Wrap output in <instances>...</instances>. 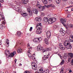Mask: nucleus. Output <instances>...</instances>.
Listing matches in <instances>:
<instances>
[{
	"instance_id": "36",
	"label": "nucleus",
	"mask_w": 73,
	"mask_h": 73,
	"mask_svg": "<svg viewBox=\"0 0 73 73\" xmlns=\"http://www.w3.org/2000/svg\"><path fill=\"white\" fill-rule=\"evenodd\" d=\"M23 12L21 10V9H19L18 10V12H19V13H21V14L22 13V12Z\"/></svg>"
},
{
	"instance_id": "46",
	"label": "nucleus",
	"mask_w": 73,
	"mask_h": 73,
	"mask_svg": "<svg viewBox=\"0 0 73 73\" xmlns=\"http://www.w3.org/2000/svg\"><path fill=\"white\" fill-rule=\"evenodd\" d=\"M71 59V58H69L68 59V61L69 62H70V60Z\"/></svg>"
},
{
	"instance_id": "43",
	"label": "nucleus",
	"mask_w": 73,
	"mask_h": 73,
	"mask_svg": "<svg viewBox=\"0 0 73 73\" xmlns=\"http://www.w3.org/2000/svg\"><path fill=\"white\" fill-rule=\"evenodd\" d=\"M46 50L43 49L42 50V52H46Z\"/></svg>"
},
{
	"instance_id": "35",
	"label": "nucleus",
	"mask_w": 73,
	"mask_h": 73,
	"mask_svg": "<svg viewBox=\"0 0 73 73\" xmlns=\"http://www.w3.org/2000/svg\"><path fill=\"white\" fill-rule=\"evenodd\" d=\"M64 60L63 59L62 60L60 63V64L62 65L63 64H64Z\"/></svg>"
},
{
	"instance_id": "9",
	"label": "nucleus",
	"mask_w": 73,
	"mask_h": 73,
	"mask_svg": "<svg viewBox=\"0 0 73 73\" xmlns=\"http://www.w3.org/2000/svg\"><path fill=\"white\" fill-rule=\"evenodd\" d=\"M21 15L23 16V17H27L28 16V14L27 13H25L23 12H22Z\"/></svg>"
},
{
	"instance_id": "24",
	"label": "nucleus",
	"mask_w": 73,
	"mask_h": 73,
	"mask_svg": "<svg viewBox=\"0 0 73 73\" xmlns=\"http://www.w3.org/2000/svg\"><path fill=\"white\" fill-rule=\"evenodd\" d=\"M46 51H49V50H52V48L51 47L46 48Z\"/></svg>"
},
{
	"instance_id": "28",
	"label": "nucleus",
	"mask_w": 73,
	"mask_h": 73,
	"mask_svg": "<svg viewBox=\"0 0 73 73\" xmlns=\"http://www.w3.org/2000/svg\"><path fill=\"white\" fill-rule=\"evenodd\" d=\"M44 20L45 22H48V18L47 17H44Z\"/></svg>"
},
{
	"instance_id": "62",
	"label": "nucleus",
	"mask_w": 73,
	"mask_h": 73,
	"mask_svg": "<svg viewBox=\"0 0 73 73\" xmlns=\"http://www.w3.org/2000/svg\"><path fill=\"white\" fill-rule=\"evenodd\" d=\"M1 45V42H0V45Z\"/></svg>"
},
{
	"instance_id": "51",
	"label": "nucleus",
	"mask_w": 73,
	"mask_h": 73,
	"mask_svg": "<svg viewBox=\"0 0 73 73\" xmlns=\"http://www.w3.org/2000/svg\"><path fill=\"white\" fill-rule=\"evenodd\" d=\"M15 64H16V62L17 61V59H15Z\"/></svg>"
},
{
	"instance_id": "45",
	"label": "nucleus",
	"mask_w": 73,
	"mask_h": 73,
	"mask_svg": "<svg viewBox=\"0 0 73 73\" xmlns=\"http://www.w3.org/2000/svg\"><path fill=\"white\" fill-rule=\"evenodd\" d=\"M63 72H64V70H63V69H62L60 70V73H63Z\"/></svg>"
},
{
	"instance_id": "58",
	"label": "nucleus",
	"mask_w": 73,
	"mask_h": 73,
	"mask_svg": "<svg viewBox=\"0 0 73 73\" xmlns=\"http://www.w3.org/2000/svg\"><path fill=\"white\" fill-rule=\"evenodd\" d=\"M48 1H49V2H50H50H52V0H48Z\"/></svg>"
},
{
	"instance_id": "2",
	"label": "nucleus",
	"mask_w": 73,
	"mask_h": 73,
	"mask_svg": "<svg viewBox=\"0 0 73 73\" xmlns=\"http://www.w3.org/2000/svg\"><path fill=\"white\" fill-rule=\"evenodd\" d=\"M64 45L65 46H68V49H71L72 48V45L69 43V41L67 40H65L64 42Z\"/></svg>"
},
{
	"instance_id": "11",
	"label": "nucleus",
	"mask_w": 73,
	"mask_h": 73,
	"mask_svg": "<svg viewBox=\"0 0 73 73\" xmlns=\"http://www.w3.org/2000/svg\"><path fill=\"white\" fill-rule=\"evenodd\" d=\"M27 11L28 12H29V13L30 15L31 16H32V11L30 10L29 8H27Z\"/></svg>"
},
{
	"instance_id": "30",
	"label": "nucleus",
	"mask_w": 73,
	"mask_h": 73,
	"mask_svg": "<svg viewBox=\"0 0 73 73\" xmlns=\"http://www.w3.org/2000/svg\"><path fill=\"white\" fill-rule=\"evenodd\" d=\"M69 54L70 56V57L71 58H72L73 57V54L72 53H69Z\"/></svg>"
},
{
	"instance_id": "64",
	"label": "nucleus",
	"mask_w": 73,
	"mask_h": 73,
	"mask_svg": "<svg viewBox=\"0 0 73 73\" xmlns=\"http://www.w3.org/2000/svg\"><path fill=\"white\" fill-rule=\"evenodd\" d=\"M72 11H73V8H72L71 9Z\"/></svg>"
},
{
	"instance_id": "1",
	"label": "nucleus",
	"mask_w": 73,
	"mask_h": 73,
	"mask_svg": "<svg viewBox=\"0 0 73 73\" xmlns=\"http://www.w3.org/2000/svg\"><path fill=\"white\" fill-rule=\"evenodd\" d=\"M6 54H7V55L9 56V57H13L16 54V52L14 51L13 53H11V54L10 53V51L8 50H6Z\"/></svg>"
},
{
	"instance_id": "4",
	"label": "nucleus",
	"mask_w": 73,
	"mask_h": 73,
	"mask_svg": "<svg viewBox=\"0 0 73 73\" xmlns=\"http://www.w3.org/2000/svg\"><path fill=\"white\" fill-rule=\"evenodd\" d=\"M73 27V25L71 24H67L66 25V28L67 29L68 28H72Z\"/></svg>"
},
{
	"instance_id": "13",
	"label": "nucleus",
	"mask_w": 73,
	"mask_h": 73,
	"mask_svg": "<svg viewBox=\"0 0 73 73\" xmlns=\"http://www.w3.org/2000/svg\"><path fill=\"white\" fill-rule=\"evenodd\" d=\"M35 20L37 22L40 21H41V18L40 17H38L36 18Z\"/></svg>"
},
{
	"instance_id": "49",
	"label": "nucleus",
	"mask_w": 73,
	"mask_h": 73,
	"mask_svg": "<svg viewBox=\"0 0 73 73\" xmlns=\"http://www.w3.org/2000/svg\"><path fill=\"white\" fill-rule=\"evenodd\" d=\"M68 17H71V15H70L69 14L68 15Z\"/></svg>"
},
{
	"instance_id": "39",
	"label": "nucleus",
	"mask_w": 73,
	"mask_h": 73,
	"mask_svg": "<svg viewBox=\"0 0 73 73\" xmlns=\"http://www.w3.org/2000/svg\"><path fill=\"white\" fill-rule=\"evenodd\" d=\"M44 6L45 7H46V8H49L50 7V5H48L47 6Z\"/></svg>"
},
{
	"instance_id": "14",
	"label": "nucleus",
	"mask_w": 73,
	"mask_h": 73,
	"mask_svg": "<svg viewBox=\"0 0 73 73\" xmlns=\"http://www.w3.org/2000/svg\"><path fill=\"white\" fill-rule=\"evenodd\" d=\"M70 42H73V36L70 35L69 37Z\"/></svg>"
},
{
	"instance_id": "12",
	"label": "nucleus",
	"mask_w": 73,
	"mask_h": 73,
	"mask_svg": "<svg viewBox=\"0 0 73 73\" xmlns=\"http://www.w3.org/2000/svg\"><path fill=\"white\" fill-rule=\"evenodd\" d=\"M29 0H22V2L23 4H26L28 3Z\"/></svg>"
},
{
	"instance_id": "3",
	"label": "nucleus",
	"mask_w": 73,
	"mask_h": 73,
	"mask_svg": "<svg viewBox=\"0 0 73 73\" xmlns=\"http://www.w3.org/2000/svg\"><path fill=\"white\" fill-rule=\"evenodd\" d=\"M36 6V7H38L39 10V11H42L44 9H45V6H41L39 3H37Z\"/></svg>"
},
{
	"instance_id": "31",
	"label": "nucleus",
	"mask_w": 73,
	"mask_h": 73,
	"mask_svg": "<svg viewBox=\"0 0 73 73\" xmlns=\"http://www.w3.org/2000/svg\"><path fill=\"white\" fill-rule=\"evenodd\" d=\"M39 72H38V73H43V70L42 69H39Z\"/></svg>"
},
{
	"instance_id": "59",
	"label": "nucleus",
	"mask_w": 73,
	"mask_h": 73,
	"mask_svg": "<svg viewBox=\"0 0 73 73\" xmlns=\"http://www.w3.org/2000/svg\"><path fill=\"white\" fill-rule=\"evenodd\" d=\"M72 72V70H70L69 71V72Z\"/></svg>"
},
{
	"instance_id": "63",
	"label": "nucleus",
	"mask_w": 73,
	"mask_h": 73,
	"mask_svg": "<svg viewBox=\"0 0 73 73\" xmlns=\"http://www.w3.org/2000/svg\"><path fill=\"white\" fill-rule=\"evenodd\" d=\"M35 66H35V65H33V67H34V68H35Z\"/></svg>"
},
{
	"instance_id": "57",
	"label": "nucleus",
	"mask_w": 73,
	"mask_h": 73,
	"mask_svg": "<svg viewBox=\"0 0 73 73\" xmlns=\"http://www.w3.org/2000/svg\"><path fill=\"white\" fill-rule=\"evenodd\" d=\"M22 65V64L21 63H20L19 64V66H21Z\"/></svg>"
},
{
	"instance_id": "8",
	"label": "nucleus",
	"mask_w": 73,
	"mask_h": 73,
	"mask_svg": "<svg viewBox=\"0 0 73 73\" xmlns=\"http://www.w3.org/2000/svg\"><path fill=\"white\" fill-rule=\"evenodd\" d=\"M49 56V54L44 55L43 57H42V59H43V60H46V59L48 58Z\"/></svg>"
},
{
	"instance_id": "5",
	"label": "nucleus",
	"mask_w": 73,
	"mask_h": 73,
	"mask_svg": "<svg viewBox=\"0 0 73 73\" xmlns=\"http://www.w3.org/2000/svg\"><path fill=\"white\" fill-rule=\"evenodd\" d=\"M42 27V25H41V23H38L36 27V28L38 29V30H40V29H41V28Z\"/></svg>"
},
{
	"instance_id": "40",
	"label": "nucleus",
	"mask_w": 73,
	"mask_h": 73,
	"mask_svg": "<svg viewBox=\"0 0 73 73\" xmlns=\"http://www.w3.org/2000/svg\"><path fill=\"white\" fill-rule=\"evenodd\" d=\"M3 25L0 24V29H3Z\"/></svg>"
},
{
	"instance_id": "26",
	"label": "nucleus",
	"mask_w": 73,
	"mask_h": 73,
	"mask_svg": "<svg viewBox=\"0 0 73 73\" xmlns=\"http://www.w3.org/2000/svg\"><path fill=\"white\" fill-rule=\"evenodd\" d=\"M36 33H37V34H40L41 33V32H40V30L37 29V30L36 31Z\"/></svg>"
},
{
	"instance_id": "27",
	"label": "nucleus",
	"mask_w": 73,
	"mask_h": 73,
	"mask_svg": "<svg viewBox=\"0 0 73 73\" xmlns=\"http://www.w3.org/2000/svg\"><path fill=\"white\" fill-rule=\"evenodd\" d=\"M37 40H38V39L35 38L33 40V42H38V41Z\"/></svg>"
},
{
	"instance_id": "50",
	"label": "nucleus",
	"mask_w": 73,
	"mask_h": 73,
	"mask_svg": "<svg viewBox=\"0 0 73 73\" xmlns=\"http://www.w3.org/2000/svg\"><path fill=\"white\" fill-rule=\"evenodd\" d=\"M73 7V6H68V7H67L66 8H71V7Z\"/></svg>"
},
{
	"instance_id": "38",
	"label": "nucleus",
	"mask_w": 73,
	"mask_h": 73,
	"mask_svg": "<svg viewBox=\"0 0 73 73\" xmlns=\"http://www.w3.org/2000/svg\"><path fill=\"white\" fill-rule=\"evenodd\" d=\"M38 40L41 41L42 40V38L41 37H40L39 38H38Z\"/></svg>"
},
{
	"instance_id": "60",
	"label": "nucleus",
	"mask_w": 73,
	"mask_h": 73,
	"mask_svg": "<svg viewBox=\"0 0 73 73\" xmlns=\"http://www.w3.org/2000/svg\"><path fill=\"white\" fill-rule=\"evenodd\" d=\"M71 4H73V1H71Z\"/></svg>"
},
{
	"instance_id": "22",
	"label": "nucleus",
	"mask_w": 73,
	"mask_h": 73,
	"mask_svg": "<svg viewBox=\"0 0 73 73\" xmlns=\"http://www.w3.org/2000/svg\"><path fill=\"white\" fill-rule=\"evenodd\" d=\"M28 54L29 55V58H31L32 57V55L31 53H30L29 52H28Z\"/></svg>"
},
{
	"instance_id": "56",
	"label": "nucleus",
	"mask_w": 73,
	"mask_h": 73,
	"mask_svg": "<svg viewBox=\"0 0 73 73\" xmlns=\"http://www.w3.org/2000/svg\"><path fill=\"white\" fill-rule=\"evenodd\" d=\"M35 70H37V67H36L35 69Z\"/></svg>"
},
{
	"instance_id": "16",
	"label": "nucleus",
	"mask_w": 73,
	"mask_h": 73,
	"mask_svg": "<svg viewBox=\"0 0 73 73\" xmlns=\"http://www.w3.org/2000/svg\"><path fill=\"white\" fill-rule=\"evenodd\" d=\"M60 21H61L62 24H63V23H66V20H65V19H64L62 18H61L60 19Z\"/></svg>"
},
{
	"instance_id": "34",
	"label": "nucleus",
	"mask_w": 73,
	"mask_h": 73,
	"mask_svg": "<svg viewBox=\"0 0 73 73\" xmlns=\"http://www.w3.org/2000/svg\"><path fill=\"white\" fill-rule=\"evenodd\" d=\"M57 4H59L61 2V0H56Z\"/></svg>"
},
{
	"instance_id": "29",
	"label": "nucleus",
	"mask_w": 73,
	"mask_h": 73,
	"mask_svg": "<svg viewBox=\"0 0 73 73\" xmlns=\"http://www.w3.org/2000/svg\"><path fill=\"white\" fill-rule=\"evenodd\" d=\"M17 52L18 53H21V52H22V50H21V48H20L18 49V50Z\"/></svg>"
},
{
	"instance_id": "55",
	"label": "nucleus",
	"mask_w": 73,
	"mask_h": 73,
	"mask_svg": "<svg viewBox=\"0 0 73 73\" xmlns=\"http://www.w3.org/2000/svg\"><path fill=\"white\" fill-rule=\"evenodd\" d=\"M62 24H63L64 26H66V25H65V23H62Z\"/></svg>"
},
{
	"instance_id": "18",
	"label": "nucleus",
	"mask_w": 73,
	"mask_h": 73,
	"mask_svg": "<svg viewBox=\"0 0 73 73\" xmlns=\"http://www.w3.org/2000/svg\"><path fill=\"white\" fill-rule=\"evenodd\" d=\"M47 22L49 24H51L53 23V22H52L51 19H50V18L48 20V21H47Z\"/></svg>"
},
{
	"instance_id": "44",
	"label": "nucleus",
	"mask_w": 73,
	"mask_h": 73,
	"mask_svg": "<svg viewBox=\"0 0 73 73\" xmlns=\"http://www.w3.org/2000/svg\"><path fill=\"white\" fill-rule=\"evenodd\" d=\"M63 56L64 57H65V58H66V57H67V55H66V54H64Z\"/></svg>"
},
{
	"instance_id": "48",
	"label": "nucleus",
	"mask_w": 73,
	"mask_h": 73,
	"mask_svg": "<svg viewBox=\"0 0 73 73\" xmlns=\"http://www.w3.org/2000/svg\"><path fill=\"white\" fill-rule=\"evenodd\" d=\"M58 55L60 56V57L61 59H62V56H61V55H60V54H58Z\"/></svg>"
},
{
	"instance_id": "17",
	"label": "nucleus",
	"mask_w": 73,
	"mask_h": 73,
	"mask_svg": "<svg viewBox=\"0 0 73 73\" xmlns=\"http://www.w3.org/2000/svg\"><path fill=\"white\" fill-rule=\"evenodd\" d=\"M50 19L51 20L52 23H54L56 21V18H51Z\"/></svg>"
},
{
	"instance_id": "54",
	"label": "nucleus",
	"mask_w": 73,
	"mask_h": 73,
	"mask_svg": "<svg viewBox=\"0 0 73 73\" xmlns=\"http://www.w3.org/2000/svg\"><path fill=\"white\" fill-rule=\"evenodd\" d=\"M33 64H34V63L33 62H31V65H32V66H33Z\"/></svg>"
},
{
	"instance_id": "23",
	"label": "nucleus",
	"mask_w": 73,
	"mask_h": 73,
	"mask_svg": "<svg viewBox=\"0 0 73 73\" xmlns=\"http://www.w3.org/2000/svg\"><path fill=\"white\" fill-rule=\"evenodd\" d=\"M42 1L44 4H46L48 3V2L46 0H42Z\"/></svg>"
},
{
	"instance_id": "15",
	"label": "nucleus",
	"mask_w": 73,
	"mask_h": 73,
	"mask_svg": "<svg viewBox=\"0 0 73 73\" xmlns=\"http://www.w3.org/2000/svg\"><path fill=\"white\" fill-rule=\"evenodd\" d=\"M38 50H42V47L40 44L38 45L37 47Z\"/></svg>"
},
{
	"instance_id": "42",
	"label": "nucleus",
	"mask_w": 73,
	"mask_h": 73,
	"mask_svg": "<svg viewBox=\"0 0 73 73\" xmlns=\"http://www.w3.org/2000/svg\"><path fill=\"white\" fill-rule=\"evenodd\" d=\"M32 29H33V27H31L29 31L31 32L32 31Z\"/></svg>"
},
{
	"instance_id": "10",
	"label": "nucleus",
	"mask_w": 73,
	"mask_h": 73,
	"mask_svg": "<svg viewBox=\"0 0 73 73\" xmlns=\"http://www.w3.org/2000/svg\"><path fill=\"white\" fill-rule=\"evenodd\" d=\"M59 46L60 47V48L62 50H64L65 49V48L61 44V43H59Z\"/></svg>"
},
{
	"instance_id": "6",
	"label": "nucleus",
	"mask_w": 73,
	"mask_h": 73,
	"mask_svg": "<svg viewBox=\"0 0 73 73\" xmlns=\"http://www.w3.org/2000/svg\"><path fill=\"white\" fill-rule=\"evenodd\" d=\"M47 37L48 38H50L51 36V33L50 31H48L46 32Z\"/></svg>"
},
{
	"instance_id": "7",
	"label": "nucleus",
	"mask_w": 73,
	"mask_h": 73,
	"mask_svg": "<svg viewBox=\"0 0 73 73\" xmlns=\"http://www.w3.org/2000/svg\"><path fill=\"white\" fill-rule=\"evenodd\" d=\"M0 21H5V19H4V17L3 16V15H1V14H0Z\"/></svg>"
},
{
	"instance_id": "52",
	"label": "nucleus",
	"mask_w": 73,
	"mask_h": 73,
	"mask_svg": "<svg viewBox=\"0 0 73 73\" xmlns=\"http://www.w3.org/2000/svg\"><path fill=\"white\" fill-rule=\"evenodd\" d=\"M3 0H0V2L1 3H3Z\"/></svg>"
},
{
	"instance_id": "37",
	"label": "nucleus",
	"mask_w": 73,
	"mask_h": 73,
	"mask_svg": "<svg viewBox=\"0 0 73 73\" xmlns=\"http://www.w3.org/2000/svg\"><path fill=\"white\" fill-rule=\"evenodd\" d=\"M6 21H5V20L4 21H2V24H6Z\"/></svg>"
},
{
	"instance_id": "25",
	"label": "nucleus",
	"mask_w": 73,
	"mask_h": 73,
	"mask_svg": "<svg viewBox=\"0 0 73 73\" xmlns=\"http://www.w3.org/2000/svg\"><path fill=\"white\" fill-rule=\"evenodd\" d=\"M21 32H18L17 34V37H20V36H21Z\"/></svg>"
},
{
	"instance_id": "21",
	"label": "nucleus",
	"mask_w": 73,
	"mask_h": 73,
	"mask_svg": "<svg viewBox=\"0 0 73 73\" xmlns=\"http://www.w3.org/2000/svg\"><path fill=\"white\" fill-rule=\"evenodd\" d=\"M27 47L29 49H32V47L30 46L29 43H28L27 44Z\"/></svg>"
},
{
	"instance_id": "32",
	"label": "nucleus",
	"mask_w": 73,
	"mask_h": 73,
	"mask_svg": "<svg viewBox=\"0 0 73 73\" xmlns=\"http://www.w3.org/2000/svg\"><path fill=\"white\" fill-rule=\"evenodd\" d=\"M49 70L47 69L46 70H44L43 73H48Z\"/></svg>"
},
{
	"instance_id": "20",
	"label": "nucleus",
	"mask_w": 73,
	"mask_h": 73,
	"mask_svg": "<svg viewBox=\"0 0 73 73\" xmlns=\"http://www.w3.org/2000/svg\"><path fill=\"white\" fill-rule=\"evenodd\" d=\"M48 39L47 38H45L44 40V42H45V43L47 44V45H48V44H49V42H48Z\"/></svg>"
},
{
	"instance_id": "47",
	"label": "nucleus",
	"mask_w": 73,
	"mask_h": 73,
	"mask_svg": "<svg viewBox=\"0 0 73 73\" xmlns=\"http://www.w3.org/2000/svg\"><path fill=\"white\" fill-rule=\"evenodd\" d=\"M32 58L34 60H36V58L34 56Z\"/></svg>"
},
{
	"instance_id": "19",
	"label": "nucleus",
	"mask_w": 73,
	"mask_h": 73,
	"mask_svg": "<svg viewBox=\"0 0 73 73\" xmlns=\"http://www.w3.org/2000/svg\"><path fill=\"white\" fill-rule=\"evenodd\" d=\"M33 12L34 13L37 14V13H38V10L37 9H35L33 10Z\"/></svg>"
},
{
	"instance_id": "53",
	"label": "nucleus",
	"mask_w": 73,
	"mask_h": 73,
	"mask_svg": "<svg viewBox=\"0 0 73 73\" xmlns=\"http://www.w3.org/2000/svg\"><path fill=\"white\" fill-rule=\"evenodd\" d=\"M63 1H67L68 0H62Z\"/></svg>"
},
{
	"instance_id": "61",
	"label": "nucleus",
	"mask_w": 73,
	"mask_h": 73,
	"mask_svg": "<svg viewBox=\"0 0 73 73\" xmlns=\"http://www.w3.org/2000/svg\"><path fill=\"white\" fill-rule=\"evenodd\" d=\"M35 73H38V72H37V71H36L35 72Z\"/></svg>"
},
{
	"instance_id": "41",
	"label": "nucleus",
	"mask_w": 73,
	"mask_h": 73,
	"mask_svg": "<svg viewBox=\"0 0 73 73\" xmlns=\"http://www.w3.org/2000/svg\"><path fill=\"white\" fill-rule=\"evenodd\" d=\"M6 43L7 44V45L9 44V40L8 39L6 40Z\"/></svg>"
},
{
	"instance_id": "33",
	"label": "nucleus",
	"mask_w": 73,
	"mask_h": 73,
	"mask_svg": "<svg viewBox=\"0 0 73 73\" xmlns=\"http://www.w3.org/2000/svg\"><path fill=\"white\" fill-rule=\"evenodd\" d=\"M50 7H52L53 8H54V7H55V5L53 4H50Z\"/></svg>"
}]
</instances>
